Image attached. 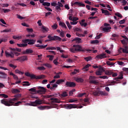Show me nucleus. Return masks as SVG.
Wrapping results in <instances>:
<instances>
[{
	"instance_id": "2",
	"label": "nucleus",
	"mask_w": 128,
	"mask_h": 128,
	"mask_svg": "<svg viewBox=\"0 0 128 128\" xmlns=\"http://www.w3.org/2000/svg\"><path fill=\"white\" fill-rule=\"evenodd\" d=\"M25 76H28L29 78H30L32 80H43V78H46V76L44 75H40V76H36L34 74H30L28 72H26L24 73Z\"/></svg>"
},
{
	"instance_id": "23",
	"label": "nucleus",
	"mask_w": 128,
	"mask_h": 128,
	"mask_svg": "<svg viewBox=\"0 0 128 128\" xmlns=\"http://www.w3.org/2000/svg\"><path fill=\"white\" fill-rule=\"evenodd\" d=\"M50 100H52L51 102L52 104H54V103H58L60 104V101L58 100L56 98H50Z\"/></svg>"
},
{
	"instance_id": "59",
	"label": "nucleus",
	"mask_w": 128,
	"mask_h": 128,
	"mask_svg": "<svg viewBox=\"0 0 128 128\" xmlns=\"http://www.w3.org/2000/svg\"><path fill=\"white\" fill-rule=\"evenodd\" d=\"M9 66L10 67V68H12L14 70H16V66H14V64H9Z\"/></svg>"
},
{
	"instance_id": "44",
	"label": "nucleus",
	"mask_w": 128,
	"mask_h": 128,
	"mask_svg": "<svg viewBox=\"0 0 128 128\" xmlns=\"http://www.w3.org/2000/svg\"><path fill=\"white\" fill-rule=\"evenodd\" d=\"M68 96V94L66 92H64L61 94V96H62L63 98H66V96Z\"/></svg>"
},
{
	"instance_id": "4",
	"label": "nucleus",
	"mask_w": 128,
	"mask_h": 128,
	"mask_svg": "<svg viewBox=\"0 0 128 128\" xmlns=\"http://www.w3.org/2000/svg\"><path fill=\"white\" fill-rule=\"evenodd\" d=\"M122 78H124V74H122V73L120 72V76L115 78H114V80L116 81H112V82L110 84L109 86H114V84H120V80H122Z\"/></svg>"
},
{
	"instance_id": "54",
	"label": "nucleus",
	"mask_w": 128,
	"mask_h": 128,
	"mask_svg": "<svg viewBox=\"0 0 128 128\" xmlns=\"http://www.w3.org/2000/svg\"><path fill=\"white\" fill-rule=\"evenodd\" d=\"M0 96H2L4 98H8V96L4 94H0Z\"/></svg>"
},
{
	"instance_id": "46",
	"label": "nucleus",
	"mask_w": 128,
	"mask_h": 128,
	"mask_svg": "<svg viewBox=\"0 0 128 128\" xmlns=\"http://www.w3.org/2000/svg\"><path fill=\"white\" fill-rule=\"evenodd\" d=\"M61 30L62 31L60 32V36L61 38H64V36H64V30Z\"/></svg>"
},
{
	"instance_id": "32",
	"label": "nucleus",
	"mask_w": 128,
	"mask_h": 128,
	"mask_svg": "<svg viewBox=\"0 0 128 128\" xmlns=\"http://www.w3.org/2000/svg\"><path fill=\"white\" fill-rule=\"evenodd\" d=\"M46 50H56V48L48 46L46 48Z\"/></svg>"
},
{
	"instance_id": "1",
	"label": "nucleus",
	"mask_w": 128,
	"mask_h": 128,
	"mask_svg": "<svg viewBox=\"0 0 128 128\" xmlns=\"http://www.w3.org/2000/svg\"><path fill=\"white\" fill-rule=\"evenodd\" d=\"M70 50L71 52H73V54H76L78 52H92L90 49H82V46L79 44L73 45V48H70Z\"/></svg>"
},
{
	"instance_id": "47",
	"label": "nucleus",
	"mask_w": 128,
	"mask_h": 128,
	"mask_svg": "<svg viewBox=\"0 0 128 128\" xmlns=\"http://www.w3.org/2000/svg\"><path fill=\"white\" fill-rule=\"evenodd\" d=\"M46 108V106H40L38 107V108L40 110H45Z\"/></svg>"
},
{
	"instance_id": "36",
	"label": "nucleus",
	"mask_w": 128,
	"mask_h": 128,
	"mask_svg": "<svg viewBox=\"0 0 128 128\" xmlns=\"http://www.w3.org/2000/svg\"><path fill=\"white\" fill-rule=\"evenodd\" d=\"M120 41H121L122 44H124V46H128V42H126V40L123 39V40H121Z\"/></svg>"
},
{
	"instance_id": "38",
	"label": "nucleus",
	"mask_w": 128,
	"mask_h": 128,
	"mask_svg": "<svg viewBox=\"0 0 128 128\" xmlns=\"http://www.w3.org/2000/svg\"><path fill=\"white\" fill-rule=\"evenodd\" d=\"M84 60L86 62H90V60H92V58L91 56L85 57L84 58Z\"/></svg>"
},
{
	"instance_id": "43",
	"label": "nucleus",
	"mask_w": 128,
	"mask_h": 128,
	"mask_svg": "<svg viewBox=\"0 0 128 128\" xmlns=\"http://www.w3.org/2000/svg\"><path fill=\"white\" fill-rule=\"evenodd\" d=\"M15 72L16 74H22V75L24 74V72H20V70H18V69L15 70Z\"/></svg>"
},
{
	"instance_id": "25",
	"label": "nucleus",
	"mask_w": 128,
	"mask_h": 128,
	"mask_svg": "<svg viewBox=\"0 0 128 128\" xmlns=\"http://www.w3.org/2000/svg\"><path fill=\"white\" fill-rule=\"evenodd\" d=\"M29 41H28V44H36V40L32 39H29Z\"/></svg>"
},
{
	"instance_id": "16",
	"label": "nucleus",
	"mask_w": 128,
	"mask_h": 128,
	"mask_svg": "<svg viewBox=\"0 0 128 128\" xmlns=\"http://www.w3.org/2000/svg\"><path fill=\"white\" fill-rule=\"evenodd\" d=\"M34 50L32 49H26L25 51H24L22 54H32Z\"/></svg>"
},
{
	"instance_id": "37",
	"label": "nucleus",
	"mask_w": 128,
	"mask_h": 128,
	"mask_svg": "<svg viewBox=\"0 0 128 128\" xmlns=\"http://www.w3.org/2000/svg\"><path fill=\"white\" fill-rule=\"evenodd\" d=\"M75 40H76L77 42H80V40H82V38H75L72 40V42H75Z\"/></svg>"
},
{
	"instance_id": "14",
	"label": "nucleus",
	"mask_w": 128,
	"mask_h": 128,
	"mask_svg": "<svg viewBox=\"0 0 128 128\" xmlns=\"http://www.w3.org/2000/svg\"><path fill=\"white\" fill-rule=\"evenodd\" d=\"M96 58H98L99 60H102V58H106V56L105 54H99L96 56Z\"/></svg>"
},
{
	"instance_id": "3",
	"label": "nucleus",
	"mask_w": 128,
	"mask_h": 128,
	"mask_svg": "<svg viewBox=\"0 0 128 128\" xmlns=\"http://www.w3.org/2000/svg\"><path fill=\"white\" fill-rule=\"evenodd\" d=\"M31 98H36V100L34 102H30L29 106H40L42 104V100L38 99V97L36 96H32Z\"/></svg>"
},
{
	"instance_id": "12",
	"label": "nucleus",
	"mask_w": 128,
	"mask_h": 128,
	"mask_svg": "<svg viewBox=\"0 0 128 128\" xmlns=\"http://www.w3.org/2000/svg\"><path fill=\"white\" fill-rule=\"evenodd\" d=\"M5 54L7 58H14V54L12 51H11L10 53L6 51L5 52Z\"/></svg>"
},
{
	"instance_id": "53",
	"label": "nucleus",
	"mask_w": 128,
	"mask_h": 128,
	"mask_svg": "<svg viewBox=\"0 0 128 128\" xmlns=\"http://www.w3.org/2000/svg\"><path fill=\"white\" fill-rule=\"evenodd\" d=\"M106 64L108 66H114V63L112 62H110V61H107L106 62Z\"/></svg>"
},
{
	"instance_id": "26",
	"label": "nucleus",
	"mask_w": 128,
	"mask_h": 128,
	"mask_svg": "<svg viewBox=\"0 0 128 128\" xmlns=\"http://www.w3.org/2000/svg\"><path fill=\"white\" fill-rule=\"evenodd\" d=\"M48 30H49L48 28L42 26V31L43 32H48Z\"/></svg>"
},
{
	"instance_id": "45",
	"label": "nucleus",
	"mask_w": 128,
	"mask_h": 128,
	"mask_svg": "<svg viewBox=\"0 0 128 128\" xmlns=\"http://www.w3.org/2000/svg\"><path fill=\"white\" fill-rule=\"evenodd\" d=\"M58 88V84H53L52 87H50V90H54V88Z\"/></svg>"
},
{
	"instance_id": "21",
	"label": "nucleus",
	"mask_w": 128,
	"mask_h": 128,
	"mask_svg": "<svg viewBox=\"0 0 128 128\" xmlns=\"http://www.w3.org/2000/svg\"><path fill=\"white\" fill-rule=\"evenodd\" d=\"M104 72L105 74H106V76H112V74H114V72H112V70H106V71Z\"/></svg>"
},
{
	"instance_id": "20",
	"label": "nucleus",
	"mask_w": 128,
	"mask_h": 128,
	"mask_svg": "<svg viewBox=\"0 0 128 128\" xmlns=\"http://www.w3.org/2000/svg\"><path fill=\"white\" fill-rule=\"evenodd\" d=\"M10 50H12V52H22V49L18 48H10Z\"/></svg>"
},
{
	"instance_id": "22",
	"label": "nucleus",
	"mask_w": 128,
	"mask_h": 128,
	"mask_svg": "<svg viewBox=\"0 0 128 128\" xmlns=\"http://www.w3.org/2000/svg\"><path fill=\"white\" fill-rule=\"evenodd\" d=\"M102 13L104 14L105 16H110V14L109 13L108 11L106 10L101 9Z\"/></svg>"
},
{
	"instance_id": "28",
	"label": "nucleus",
	"mask_w": 128,
	"mask_h": 128,
	"mask_svg": "<svg viewBox=\"0 0 128 128\" xmlns=\"http://www.w3.org/2000/svg\"><path fill=\"white\" fill-rule=\"evenodd\" d=\"M110 30H112V27H105L102 28L103 32H108Z\"/></svg>"
},
{
	"instance_id": "27",
	"label": "nucleus",
	"mask_w": 128,
	"mask_h": 128,
	"mask_svg": "<svg viewBox=\"0 0 128 128\" xmlns=\"http://www.w3.org/2000/svg\"><path fill=\"white\" fill-rule=\"evenodd\" d=\"M12 94H18V92H20V91L18 89H12Z\"/></svg>"
},
{
	"instance_id": "60",
	"label": "nucleus",
	"mask_w": 128,
	"mask_h": 128,
	"mask_svg": "<svg viewBox=\"0 0 128 128\" xmlns=\"http://www.w3.org/2000/svg\"><path fill=\"white\" fill-rule=\"evenodd\" d=\"M102 34H100L99 35L96 36V37L95 38L96 40H100V38H102Z\"/></svg>"
},
{
	"instance_id": "29",
	"label": "nucleus",
	"mask_w": 128,
	"mask_h": 128,
	"mask_svg": "<svg viewBox=\"0 0 128 128\" xmlns=\"http://www.w3.org/2000/svg\"><path fill=\"white\" fill-rule=\"evenodd\" d=\"M62 82H64V80L62 79L58 80L56 82V84H62Z\"/></svg>"
},
{
	"instance_id": "24",
	"label": "nucleus",
	"mask_w": 128,
	"mask_h": 128,
	"mask_svg": "<svg viewBox=\"0 0 128 128\" xmlns=\"http://www.w3.org/2000/svg\"><path fill=\"white\" fill-rule=\"evenodd\" d=\"M89 80L90 84H98V82L97 80H94L89 79Z\"/></svg>"
},
{
	"instance_id": "11",
	"label": "nucleus",
	"mask_w": 128,
	"mask_h": 128,
	"mask_svg": "<svg viewBox=\"0 0 128 128\" xmlns=\"http://www.w3.org/2000/svg\"><path fill=\"white\" fill-rule=\"evenodd\" d=\"M66 108L68 110H72V108H78V106L76 104H68L66 106Z\"/></svg>"
},
{
	"instance_id": "41",
	"label": "nucleus",
	"mask_w": 128,
	"mask_h": 128,
	"mask_svg": "<svg viewBox=\"0 0 128 128\" xmlns=\"http://www.w3.org/2000/svg\"><path fill=\"white\" fill-rule=\"evenodd\" d=\"M12 38H14V40H21L22 36H12Z\"/></svg>"
},
{
	"instance_id": "57",
	"label": "nucleus",
	"mask_w": 128,
	"mask_h": 128,
	"mask_svg": "<svg viewBox=\"0 0 128 128\" xmlns=\"http://www.w3.org/2000/svg\"><path fill=\"white\" fill-rule=\"evenodd\" d=\"M99 78H103L104 80H108V77L106 76H100L98 77Z\"/></svg>"
},
{
	"instance_id": "55",
	"label": "nucleus",
	"mask_w": 128,
	"mask_h": 128,
	"mask_svg": "<svg viewBox=\"0 0 128 128\" xmlns=\"http://www.w3.org/2000/svg\"><path fill=\"white\" fill-rule=\"evenodd\" d=\"M52 30H56L58 28V24H54L53 26H52Z\"/></svg>"
},
{
	"instance_id": "31",
	"label": "nucleus",
	"mask_w": 128,
	"mask_h": 128,
	"mask_svg": "<svg viewBox=\"0 0 128 128\" xmlns=\"http://www.w3.org/2000/svg\"><path fill=\"white\" fill-rule=\"evenodd\" d=\"M62 74V72L56 73V76H54V79L60 78V74Z\"/></svg>"
},
{
	"instance_id": "7",
	"label": "nucleus",
	"mask_w": 128,
	"mask_h": 128,
	"mask_svg": "<svg viewBox=\"0 0 128 128\" xmlns=\"http://www.w3.org/2000/svg\"><path fill=\"white\" fill-rule=\"evenodd\" d=\"M92 94L94 96H106V94L105 92L100 91V90H94L92 92Z\"/></svg>"
},
{
	"instance_id": "15",
	"label": "nucleus",
	"mask_w": 128,
	"mask_h": 128,
	"mask_svg": "<svg viewBox=\"0 0 128 128\" xmlns=\"http://www.w3.org/2000/svg\"><path fill=\"white\" fill-rule=\"evenodd\" d=\"M104 72V68H100L99 70L96 71V76H102Z\"/></svg>"
},
{
	"instance_id": "10",
	"label": "nucleus",
	"mask_w": 128,
	"mask_h": 128,
	"mask_svg": "<svg viewBox=\"0 0 128 128\" xmlns=\"http://www.w3.org/2000/svg\"><path fill=\"white\" fill-rule=\"evenodd\" d=\"M15 60H19L20 62H24L26 60H28V56H22L18 57Z\"/></svg>"
},
{
	"instance_id": "39",
	"label": "nucleus",
	"mask_w": 128,
	"mask_h": 128,
	"mask_svg": "<svg viewBox=\"0 0 128 128\" xmlns=\"http://www.w3.org/2000/svg\"><path fill=\"white\" fill-rule=\"evenodd\" d=\"M100 42L98 41V40H92L91 41L90 44H98Z\"/></svg>"
},
{
	"instance_id": "42",
	"label": "nucleus",
	"mask_w": 128,
	"mask_h": 128,
	"mask_svg": "<svg viewBox=\"0 0 128 128\" xmlns=\"http://www.w3.org/2000/svg\"><path fill=\"white\" fill-rule=\"evenodd\" d=\"M42 66H46V68H52V65L50 64H44Z\"/></svg>"
},
{
	"instance_id": "5",
	"label": "nucleus",
	"mask_w": 128,
	"mask_h": 128,
	"mask_svg": "<svg viewBox=\"0 0 128 128\" xmlns=\"http://www.w3.org/2000/svg\"><path fill=\"white\" fill-rule=\"evenodd\" d=\"M37 94H44L46 92V88L42 86H37L36 87Z\"/></svg>"
},
{
	"instance_id": "18",
	"label": "nucleus",
	"mask_w": 128,
	"mask_h": 128,
	"mask_svg": "<svg viewBox=\"0 0 128 128\" xmlns=\"http://www.w3.org/2000/svg\"><path fill=\"white\" fill-rule=\"evenodd\" d=\"M8 77V74L2 72H0V78L6 79Z\"/></svg>"
},
{
	"instance_id": "58",
	"label": "nucleus",
	"mask_w": 128,
	"mask_h": 128,
	"mask_svg": "<svg viewBox=\"0 0 128 128\" xmlns=\"http://www.w3.org/2000/svg\"><path fill=\"white\" fill-rule=\"evenodd\" d=\"M26 44H28V42H30V39H25L22 40Z\"/></svg>"
},
{
	"instance_id": "19",
	"label": "nucleus",
	"mask_w": 128,
	"mask_h": 128,
	"mask_svg": "<svg viewBox=\"0 0 128 128\" xmlns=\"http://www.w3.org/2000/svg\"><path fill=\"white\" fill-rule=\"evenodd\" d=\"M16 100H17L16 97H14V98H10L9 100V102L10 104H11V106H14V102H16Z\"/></svg>"
},
{
	"instance_id": "13",
	"label": "nucleus",
	"mask_w": 128,
	"mask_h": 128,
	"mask_svg": "<svg viewBox=\"0 0 128 128\" xmlns=\"http://www.w3.org/2000/svg\"><path fill=\"white\" fill-rule=\"evenodd\" d=\"M66 86L69 88H75L76 84L74 83V82H67L66 83Z\"/></svg>"
},
{
	"instance_id": "49",
	"label": "nucleus",
	"mask_w": 128,
	"mask_h": 128,
	"mask_svg": "<svg viewBox=\"0 0 128 128\" xmlns=\"http://www.w3.org/2000/svg\"><path fill=\"white\" fill-rule=\"evenodd\" d=\"M30 86V82H24V84H23L24 86Z\"/></svg>"
},
{
	"instance_id": "61",
	"label": "nucleus",
	"mask_w": 128,
	"mask_h": 128,
	"mask_svg": "<svg viewBox=\"0 0 128 128\" xmlns=\"http://www.w3.org/2000/svg\"><path fill=\"white\" fill-rule=\"evenodd\" d=\"M47 58H50L49 60H54V56H52V55H48L46 56Z\"/></svg>"
},
{
	"instance_id": "9",
	"label": "nucleus",
	"mask_w": 128,
	"mask_h": 128,
	"mask_svg": "<svg viewBox=\"0 0 128 128\" xmlns=\"http://www.w3.org/2000/svg\"><path fill=\"white\" fill-rule=\"evenodd\" d=\"M1 104H4V106H11L12 104H10V100H8L6 99H2L1 100Z\"/></svg>"
},
{
	"instance_id": "35",
	"label": "nucleus",
	"mask_w": 128,
	"mask_h": 128,
	"mask_svg": "<svg viewBox=\"0 0 128 128\" xmlns=\"http://www.w3.org/2000/svg\"><path fill=\"white\" fill-rule=\"evenodd\" d=\"M59 26H61L65 28H68V27H66V24H64V22H60L59 23Z\"/></svg>"
},
{
	"instance_id": "56",
	"label": "nucleus",
	"mask_w": 128,
	"mask_h": 128,
	"mask_svg": "<svg viewBox=\"0 0 128 128\" xmlns=\"http://www.w3.org/2000/svg\"><path fill=\"white\" fill-rule=\"evenodd\" d=\"M16 16H17L18 18H19V20H24V19L26 18L25 17H22L20 15H18V14H16Z\"/></svg>"
},
{
	"instance_id": "62",
	"label": "nucleus",
	"mask_w": 128,
	"mask_h": 128,
	"mask_svg": "<svg viewBox=\"0 0 128 128\" xmlns=\"http://www.w3.org/2000/svg\"><path fill=\"white\" fill-rule=\"evenodd\" d=\"M37 68L38 70H46V68L44 66H40Z\"/></svg>"
},
{
	"instance_id": "48",
	"label": "nucleus",
	"mask_w": 128,
	"mask_h": 128,
	"mask_svg": "<svg viewBox=\"0 0 128 128\" xmlns=\"http://www.w3.org/2000/svg\"><path fill=\"white\" fill-rule=\"evenodd\" d=\"M42 6H50V3L44 2V3H43Z\"/></svg>"
},
{
	"instance_id": "30",
	"label": "nucleus",
	"mask_w": 128,
	"mask_h": 128,
	"mask_svg": "<svg viewBox=\"0 0 128 128\" xmlns=\"http://www.w3.org/2000/svg\"><path fill=\"white\" fill-rule=\"evenodd\" d=\"M10 76H12L14 80H18V76L14 74V73H12V72H10Z\"/></svg>"
},
{
	"instance_id": "50",
	"label": "nucleus",
	"mask_w": 128,
	"mask_h": 128,
	"mask_svg": "<svg viewBox=\"0 0 128 128\" xmlns=\"http://www.w3.org/2000/svg\"><path fill=\"white\" fill-rule=\"evenodd\" d=\"M114 14L115 16H118V18H122V15L120 14V12L115 13Z\"/></svg>"
},
{
	"instance_id": "17",
	"label": "nucleus",
	"mask_w": 128,
	"mask_h": 128,
	"mask_svg": "<svg viewBox=\"0 0 128 128\" xmlns=\"http://www.w3.org/2000/svg\"><path fill=\"white\" fill-rule=\"evenodd\" d=\"M38 89H36V87L31 88L30 89H29V92H32L33 94H38V90H36Z\"/></svg>"
},
{
	"instance_id": "40",
	"label": "nucleus",
	"mask_w": 128,
	"mask_h": 128,
	"mask_svg": "<svg viewBox=\"0 0 128 128\" xmlns=\"http://www.w3.org/2000/svg\"><path fill=\"white\" fill-rule=\"evenodd\" d=\"M14 98H16L18 100H20V98H22V94H18L14 96Z\"/></svg>"
},
{
	"instance_id": "51",
	"label": "nucleus",
	"mask_w": 128,
	"mask_h": 128,
	"mask_svg": "<svg viewBox=\"0 0 128 128\" xmlns=\"http://www.w3.org/2000/svg\"><path fill=\"white\" fill-rule=\"evenodd\" d=\"M66 24L67 26L69 28V30H71L72 29V26H70V22H68V21H66Z\"/></svg>"
},
{
	"instance_id": "6",
	"label": "nucleus",
	"mask_w": 128,
	"mask_h": 128,
	"mask_svg": "<svg viewBox=\"0 0 128 128\" xmlns=\"http://www.w3.org/2000/svg\"><path fill=\"white\" fill-rule=\"evenodd\" d=\"M48 38L50 41L59 40L60 42V40H62V38L56 36H51L49 35L48 36Z\"/></svg>"
},
{
	"instance_id": "64",
	"label": "nucleus",
	"mask_w": 128,
	"mask_h": 128,
	"mask_svg": "<svg viewBox=\"0 0 128 128\" xmlns=\"http://www.w3.org/2000/svg\"><path fill=\"white\" fill-rule=\"evenodd\" d=\"M53 62L54 64H56V66H58V58L54 60Z\"/></svg>"
},
{
	"instance_id": "63",
	"label": "nucleus",
	"mask_w": 128,
	"mask_h": 128,
	"mask_svg": "<svg viewBox=\"0 0 128 128\" xmlns=\"http://www.w3.org/2000/svg\"><path fill=\"white\" fill-rule=\"evenodd\" d=\"M2 10H4V14L6 13V12H10V9H2Z\"/></svg>"
},
{
	"instance_id": "52",
	"label": "nucleus",
	"mask_w": 128,
	"mask_h": 128,
	"mask_svg": "<svg viewBox=\"0 0 128 128\" xmlns=\"http://www.w3.org/2000/svg\"><path fill=\"white\" fill-rule=\"evenodd\" d=\"M90 64H87L86 66H85L83 70H86V68H90Z\"/></svg>"
},
{
	"instance_id": "34",
	"label": "nucleus",
	"mask_w": 128,
	"mask_h": 128,
	"mask_svg": "<svg viewBox=\"0 0 128 128\" xmlns=\"http://www.w3.org/2000/svg\"><path fill=\"white\" fill-rule=\"evenodd\" d=\"M76 82H84V79L82 78H76Z\"/></svg>"
},
{
	"instance_id": "33",
	"label": "nucleus",
	"mask_w": 128,
	"mask_h": 128,
	"mask_svg": "<svg viewBox=\"0 0 128 128\" xmlns=\"http://www.w3.org/2000/svg\"><path fill=\"white\" fill-rule=\"evenodd\" d=\"M24 102L22 101H18L14 103L13 106H20Z\"/></svg>"
},
{
	"instance_id": "8",
	"label": "nucleus",
	"mask_w": 128,
	"mask_h": 128,
	"mask_svg": "<svg viewBox=\"0 0 128 128\" xmlns=\"http://www.w3.org/2000/svg\"><path fill=\"white\" fill-rule=\"evenodd\" d=\"M118 52H120V54H122V52H124V54H128V47L126 46H124V48H120L118 50Z\"/></svg>"
}]
</instances>
